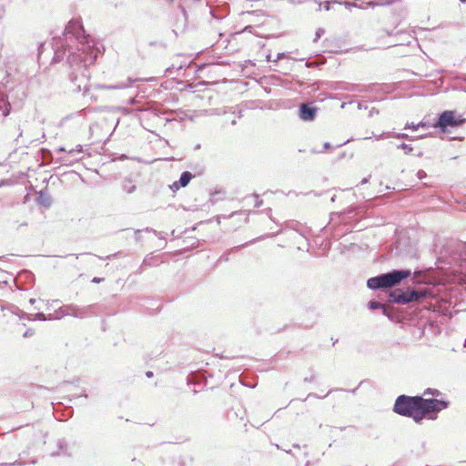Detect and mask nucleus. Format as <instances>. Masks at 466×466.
<instances>
[{
  "label": "nucleus",
  "mask_w": 466,
  "mask_h": 466,
  "mask_svg": "<svg viewBox=\"0 0 466 466\" xmlns=\"http://www.w3.org/2000/svg\"><path fill=\"white\" fill-rule=\"evenodd\" d=\"M419 126H421V127H424L425 126V123L423 122H420V124H418L417 126H415L414 124H411L410 125L409 123L406 124L405 126V129L407 128H412L414 130H416L418 128Z\"/></svg>",
  "instance_id": "27"
},
{
  "label": "nucleus",
  "mask_w": 466,
  "mask_h": 466,
  "mask_svg": "<svg viewBox=\"0 0 466 466\" xmlns=\"http://www.w3.org/2000/svg\"><path fill=\"white\" fill-rule=\"evenodd\" d=\"M368 308L370 309H371V310L381 309L383 315L389 316L388 309L386 307H384L380 302H379L377 300H370V301H369Z\"/></svg>",
  "instance_id": "14"
},
{
  "label": "nucleus",
  "mask_w": 466,
  "mask_h": 466,
  "mask_svg": "<svg viewBox=\"0 0 466 466\" xmlns=\"http://www.w3.org/2000/svg\"><path fill=\"white\" fill-rule=\"evenodd\" d=\"M191 66V62H189L187 66V68H189Z\"/></svg>",
  "instance_id": "63"
},
{
  "label": "nucleus",
  "mask_w": 466,
  "mask_h": 466,
  "mask_svg": "<svg viewBox=\"0 0 466 466\" xmlns=\"http://www.w3.org/2000/svg\"><path fill=\"white\" fill-rule=\"evenodd\" d=\"M323 147H324V149L326 150V149L330 148V147H331V145H330L329 142H325V143L323 144Z\"/></svg>",
  "instance_id": "40"
},
{
  "label": "nucleus",
  "mask_w": 466,
  "mask_h": 466,
  "mask_svg": "<svg viewBox=\"0 0 466 466\" xmlns=\"http://www.w3.org/2000/svg\"><path fill=\"white\" fill-rule=\"evenodd\" d=\"M420 274V270H415L414 271V279H416V280H419V275Z\"/></svg>",
  "instance_id": "42"
},
{
  "label": "nucleus",
  "mask_w": 466,
  "mask_h": 466,
  "mask_svg": "<svg viewBox=\"0 0 466 466\" xmlns=\"http://www.w3.org/2000/svg\"><path fill=\"white\" fill-rule=\"evenodd\" d=\"M192 390H193L194 393H197L199 390L194 388Z\"/></svg>",
  "instance_id": "58"
},
{
  "label": "nucleus",
  "mask_w": 466,
  "mask_h": 466,
  "mask_svg": "<svg viewBox=\"0 0 466 466\" xmlns=\"http://www.w3.org/2000/svg\"><path fill=\"white\" fill-rule=\"evenodd\" d=\"M367 181H368V180H367V178H364V179L361 181V183H362V184H365Z\"/></svg>",
  "instance_id": "61"
},
{
  "label": "nucleus",
  "mask_w": 466,
  "mask_h": 466,
  "mask_svg": "<svg viewBox=\"0 0 466 466\" xmlns=\"http://www.w3.org/2000/svg\"><path fill=\"white\" fill-rule=\"evenodd\" d=\"M101 281H103V279H101V278H97V277H95V278L92 279V282H94V283H100Z\"/></svg>",
  "instance_id": "37"
},
{
  "label": "nucleus",
  "mask_w": 466,
  "mask_h": 466,
  "mask_svg": "<svg viewBox=\"0 0 466 466\" xmlns=\"http://www.w3.org/2000/svg\"><path fill=\"white\" fill-rule=\"evenodd\" d=\"M309 194H314V196H319V194H317L316 192H313V191L307 193V195H309Z\"/></svg>",
  "instance_id": "54"
},
{
  "label": "nucleus",
  "mask_w": 466,
  "mask_h": 466,
  "mask_svg": "<svg viewBox=\"0 0 466 466\" xmlns=\"http://www.w3.org/2000/svg\"><path fill=\"white\" fill-rule=\"evenodd\" d=\"M401 241H398L397 244H396V249L397 250H400V252L401 253Z\"/></svg>",
  "instance_id": "43"
},
{
  "label": "nucleus",
  "mask_w": 466,
  "mask_h": 466,
  "mask_svg": "<svg viewBox=\"0 0 466 466\" xmlns=\"http://www.w3.org/2000/svg\"><path fill=\"white\" fill-rule=\"evenodd\" d=\"M141 232H142V230H140V229H137L136 232H135L136 239L138 240V241L140 240V234H141Z\"/></svg>",
  "instance_id": "36"
},
{
  "label": "nucleus",
  "mask_w": 466,
  "mask_h": 466,
  "mask_svg": "<svg viewBox=\"0 0 466 466\" xmlns=\"http://www.w3.org/2000/svg\"><path fill=\"white\" fill-rule=\"evenodd\" d=\"M57 152H66L67 153L66 149L65 147H59L57 149Z\"/></svg>",
  "instance_id": "49"
},
{
  "label": "nucleus",
  "mask_w": 466,
  "mask_h": 466,
  "mask_svg": "<svg viewBox=\"0 0 466 466\" xmlns=\"http://www.w3.org/2000/svg\"><path fill=\"white\" fill-rule=\"evenodd\" d=\"M176 116H177V119H184V118H185V116H186V113H185L184 111H181V110H177V109Z\"/></svg>",
  "instance_id": "31"
},
{
  "label": "nucleus",
  "mask_w": 466,
  "mask_h": 466,
  "mask_svg": "<svg viewBox=\"0 0 466 466\" xmlns=\"http://www.w3.org/2000/svg\"><path fill=\"white\" fill-rule=\"evenodd\" d=\"M34 334V331L32 329H28L26 330L25 333H24V337L26 338V337H30Z\"/></svg>",
  "instance_id": "35"
},
{
  "label": "nucleus",
  "mask_w": 466,
  "mask_h": 466,
  "mask_svg": "<svg viewBox=\"0 0 466 466\" xmlns=\"http://www.w3.org/2000/svg\"><path fill=\"white\" fill-rule=\"evenodd\" d=\"M335 200H336V195H333V196L331 197V198H330V201H331V202H335Z\"/></svg>",
  "instance_id": "51"
},
{
  "label": "nucleus",
  "mask_w": 466,
  "mask_h": 466,
  "mask_svg": "<svg viewBox=\"0 0 466 466\" xmlns=\"http://www.w3.org/2000/svg\"><path fill=\"white\" fill-rule=\"evenodd\" d=\"M35 320H46V319H51V317L47 318L44 313L42 312H39V313H36L34 317Z\"/></svg>",
  "instance_id": "21"
},
{
  "label": "nucleus",
  "mask_w": 466,
  "mask_h": 466,
  "mask_svg": "<svg viewBox=\"0 0 466 466\" xmlns=\"http://www.w3.org/2000/svg\"><path fill=\"white\" fill-rule=\"evenodd\" d=\"M65 34L66 36L72 35L75 37L80 45L78 53H73L68 50L69 62L73 64L76 60H80V62L84 63L83 66L85 67V70H86V66L96 61L99 52L98 49L95 48L94 43L90 39V35H86L85 34L83 25L77 20H71L68 23L66 26Z\"/></svg>",
  "instance_id": "2"
},
{
  "label": "nucleus",
  "mask_w": 466,
  "mask_h": 466,
  "mask_svg": "<svg viewBox=\"0 0 466 466\" xmlns=\"http://www.w3.org/2000/svg\"><path fill=\"white\" fill-rule=\"evenodd\" d=\"M391 137V133L390 132H388V133H382L379 136L376 137V139H383L385 137Z\"/></svg>",
  "instance_id": "32"
},
{
  "label": "nucleus",
  "mask_w": 466,
  "mask_h": 466,
  "mask_svg": "<svg viewBox=\"0 0 466 466\" xmlns=\"http://www.w3.org/2000/svg\"><path fill=\"white\" fill-rule=\"evenodd\" d=\"M461 122V121L456 117L453 111L445 110L438 116L433 127L439 128L442 132H446L449 127H459Z\"/></svg>",
  "instance_id": "5"
},
{
  "label": "nucleus",
  "mask_w": 466,
  "mask_h": 466,
  "mask_svg": "<svg viewBox=\"0 0 466 466\" xmlns=\"http://www.w3.org/2000/svg\"><path fill=\"white\" fill-rule=\"evenodd\" d=\"M146 376H147V378H151V377H153V372H152V371H150V370H148V371H147V372H146Z\"/></svg>",
  "instance_id": "46"
},
{
  "label": "nucleus",
  "mask_w": 466,
  "mask_h": 466,
  "mask_svg": "<svg viewBox=\"0 0 466 466\" xmlns=\"http://www.w3.org/2000/svg\"><path fill=\"white\" fill-rule=\"evenodd\" d=\"M366 2L361 1L360 4H358L356 2H350V1H344L341 5H344L346 8L350 9V7H357L360 9H366L367 7H370L369 5H365Z\"/></svg>",
  "instance_id": "15"
},
{
  "label": "nucleus",
  "mask_w": 466,
  "mask_h": 466,
  "mask_svg": "<svg viewBox=\"0 0 466 466\" xmlns=\"http://www.w3.org/2000/svg\"><path fill=\"white\" fill-rule=\"evenodd\" d=\"M331 4H339V5H341L342 2H339V1H337V0H330V1L325 2L324 8H325L326 11H329L330 9V5Z\"/></svg>",
  "instance_id": "24"
},
{
  "label": "nucleus",
  "mask_w": 466,
  "mask_h": 466,
  "mask_svg": "<svg viewBox=\"0 0 466 466\" xmlns=\"http://www.w3.org/2000/svg\"><path fill=\"white\" fill-rule=\"evenodd\" d=\"M313 380H314V376H310L309 378H308V377L305 378L304 381L305 382H311V381H313Z\"/></svg>",
  "instance_id": "41"
},
{
  "label": "nucleus",
  "mask_w": 466,
  "mask_h": 466,
  "mask_svg": "<svg viewBox=\"0 0 466 466\" xmlns=\"http://www.w3.org/2000/svg\"><path fill=\"white\" fill-rule=\"evenodd\" d=\"M37 203L45 208H49L52 205V198L48 193L41 191L37 198Z\"/></svg>",
  "instance_id": "11"
},
{
  "label": "nucleus",
  "mask_w": 466,
  "mask_h": 466,
  "mask_svg": "<svg viewBox=\"0 0 466 466\" xmlns=\"http://www.w3.org/2000/svg\"><path fill=\"white\" fill-rule=\"evenodd\" d=\"M191 461L192 460L190 458H186V459H180L179 461V466H188L189 464H191Z\"/></svg>",
  "instance_id": "25"
},
{
  "label": "nucleus",
  "mask_w": 466,
  "mask_h": 466,
  "mask_svg": "<svg viewBox=\"0 0 466 466\" xmlns=\"http://www.w3.org/2000/svg\"><path fill=\"white\" fill-rule=\"evenodd\" d=\"M94 307L95 305H89L87 307L80 308L76 305L71 304L63 307L61 309L64 315L83 319L88 317L91 314Z\"/></svg>",
  "instance_id": "6"
},
{
  "label": "nucleus",
  "mask_w": 466,
  "mask_h": 466,
  "mask_svg": "<svg viewBox=\"0 0 466 466\" xmlns=\"http://www.w3.org/2000/svg\"><path fill=\"white\" fill-rule=\"evenodd\" d=\"M254 242H255V239H252V240H250V241H248V242H246V243H245V244H243V245L234 247L231 250H232V251H237V250L240 249L242 247H246V246H248V244H251V243H254Z\"/></svg>",
  "instance_id": "28"
},
{
  "label": "nucleus",
  "mask_w": 466,
  "mask_h": 466,
  "mask_svg": "<svg viewBox=\"0 0 466 466\" xmlns=\"http://www.w3.org/2000/svg\"><path fill=\"white\" fill-rule=\"evenodd\" d=\"M388 35H394L395 33L393 31H388V30H383Z\"/></svg>",
  "instance_id": "47"
},
{
  "label": "nucleus",
  "mask_w": 466,
  "mask_h": 466,
  "mask_svg": "<svg viewBox=\"0 0 466 466\" xmlns=\"http://www.w3.org/2000/svg\"><path fill=\"white\" fill-rule=\"evenodd\" d=\"M284 56H285V54H284V53H279V54L277 55V59H276V60H274L273 62H277V60H279V59H280V58H282V57H284Z\"/></svg>",
  "instance_id": "39"
},
{
  "label": "nucleus",
  "mask_w": 466,
  "mask_h": 466,
  "mask_svg": "<svg viewBox=\"0 0 466 466\" xmlns=\"http://www.w3.org/2000/svg\"><path fill=\"white\" fill-rule=\"evenodd\" d=\"M358 108L359 109H367L368 106L364 102H359L358 103Z\"/></svg>",
  "instance_id": "34"
},
{
  "label": "nucleus",
  "mask_w": 466,
  "mask_h": 466,
  "mask_svg": "<svg viewBox=\"0 0 466 466\" xmlns=\"http://www.w3.org/2000/svg\"><path fill=\"white\" fill-rule=\"evenodd\" d=\"M267 61H271V56H270V55H268V56H267Z\"/></svg>",
  "instance_id": "57"
},
{
  "label": "nucleus",
  "mask_w": 466,
  "mask_h": 466,
  "mask_svg": "<svg viewBox=\"0 0 466 466\" xmlns=\"http://www.w3.org/2000/svg\"><path fill=\"white\" fill-rule=\"evenodd\" d=\"M176 85L177 90H179L180 92H182L186 87L184 81L177 80Z\"/></svg>",
  "instance_id": "26"
},
{
  "label": "nucleus",
  "mask_w": 466,
  "mask_h": 466,
  "mask_svg": "<svg viewBox=\"0 0 466 466\" xmlns=\"http://www.w3.org/2000/svg\"><path fill=\"white\" fill-rule=\"evenodd\" d=\"M391 137H393L395 138H403V139L412 140V138L405 133H391Z\"/></svg>",
  "instance_id": "20"
},
{
  "label": "nucleus",
  "mask_w": 466,
  "mask_h": 466,
  "mask_svg": "<svg viewBox=\"0 0 466 466\" xmlns=\"http://www.w3.org/2000/svg\"><path fill=\"white\" fill-rule=\"evenodd\" d=\"M220 259L228 260V257L227 256H221Z\"/></svg>",
  "instance_id": "55"
},
{
  "label": "nucleus",
  "mask_w": 466,
  "mask_h": 466,
  "mask_svg": "<svg viewBox=\"0 0 466 466\" xmlns=\"http://www.w3.org/2000/svg\"><path fill=\"white\" fill-rule=\"evenodd\" d=\"M245 213H246V211H245V210L234 211V212H232L229 216H223L222 218H232V217L236 216V215L245 214Z\"/></svg>",
  "instance_id": "29"
},
{
  "label": "nucleus",
  "mask_w": 466,
  "mask_h": 466,
  "mask_svg": "<svg viewBox=\"0 0 466 466\" xmlns=\"http://www.w3.org/2000/svg\"><path fill=\"white\" fill-rule=\"evenodd\" d=\"M399 0H379V1H368L365 3L366 5L374 8L375 6H388L398 2Z\"/></svg>",
  "instance_id": "12"
},
{
  "label": "nucleus",
  "mask_w": 466,
  "mask_h": 466,
  "mask_svg": "<svg viewBox=\"0 0 466 466\" xmlns=\"http://www.w3.org/2000/svg\"><path fill=\"white\" fill-rule=\"evenodd\" d=\"M417 177L419 179H423L427 177V173L422 170V169H420L418 172H417Z\"/></svg>",
  "instance_id": "30"
},
{
  "label": "nucleus",
  "mask_w": 466,
  "mask_h": 466,
  "mask_svg": "<svg viewBox=\"0 0 466 466\" xmlns=\"http://www.w3.org/2000/svg\"><path fill=\"white\" fill-rule=\"evenodd\" d=\"M122 190L127 194H132L136 191L137 187L129 177H125L121 182Z\"/></svg>",
  "instance_id": "10"
},
{
  "label": "nucleus",
  "mask_w": 466,
  "mask_h": 466,
  "mask_svg": "<svg viewBox=\"0 0 466 466\" xmlns=\"http://www.w3.org/2000/svg\"><path fill=\"white\" fill-rule=\"evenodd\" d=\"M309 397L320 398V397H319L318 394H316V393H309V394L308 395V398H309Z\"/></svg>",
  "instance_id": "48"
},
{
  "label": "nucleus",
  "mask_w": 466,
  "mask_h": 466,
  "mask_svg": "<svg viewBox=\"0 0 466 466\" xmlns=\"http://www.w3.org/2000/svg\"><path fill=\"white\" fill-rule=\"evenodd\" d=\"M194 177V175L189 172V171H184L181 175H180V177L178 179V181H177V190L179 188V187H187L189 182L191 181V179Z\"/></svg>",
  "instance_id": "9"
},
{
  "label": "nucleus",
  "mask_w": 466,
  "mask_h": 466,
  "mask_svg": "<svg viewBox=\"0 0 466 466\" xmlns=\"http://www.w3.org/2000/svg\"><path fill=\"white\" fill-rule=\"evenodd\" d=\"M417 157H421L422 156V152L420 151L419 153L416 154Z\"/></svg>",
  "instance_id": "56"
},
{
  "label": "nucleus",
  "mask_w": 466,
  "mask_h": 466,
  "mask_svg": "<svg viewBox=\"0 0 466 466\" xmlns=\"http://www.w3.org/2000/svg\"><path fill=\"white\" fill-rule=\"evenodd\" d=\"M35 302V299H29V303H30V304H34Z\"/></svg>",
  "instance_id": "52"
},
{
  "label": "nucleus",
  "mask_w": 466,
  "mask_h": 466,
  "mask_svg": "<svg viewBox=\"0 0 466 466\" xmlns=\"http://www.w3.org/2000/svg\"><path fill=\"white\" fill-rule=\"evenodd\" d=\"M442 393L437 390V389H432V388H427L424 392H423V395L422 396H426V395H432V396H436V397H439L441 396Z\"/></svg>",
  "instance_id": "17"
},
{
  "label": "nucleus",
  "mask_w": 466,
  "mask_h": 466,
  "mask_svg": "<svg viewBox=\"0 0 466 466\" xmlns=\"http://www.w3.org/2000/svg\"><path fill=\"white\" fill-rule=\"evenodd\" d=\"M252 197L256 198L255 208H260L263 204V200L259 198V195L254 193L252 194Z\"/></svg>",
  "instance_id": "22"
},
{
  "label": "nucleus",
  "mask_w": 466,
  "mask_h": 466,
  "mask_svg": "<svg viewBox=\"0 0 466 466\" xmlns=\"http://www.w3.org/2000/svg\"><path fill=\"white\" fill-rule=\"evenodd\" d=\"M184 67V66L181 64L178 67H177L176 72L177 75H179L180 70Z\"/></svg>",
  "instance_id": "45"
},
{
  "label": "nucleus",
  "mask_w": 466,
  "mask_h": 466,
  "mask_svg": "<svg viewBox=\"0 0 466 466\" xmlns=\"http://www.w3.org/2000/svg\"><path fill=\"white\" fill-rule=\"evenodd\" d=\"M379 114V110L375 107H372L370 112H369V116L371 117L373 116L374 115H378Z\"/></svg>",
  "instance_id": "33"
},
{
  "label": "nucleus",
  "mask_w": 466,
  "mask_h": 466,
  "mask_svg": "<svg viewBox=\"0 0 466 466\" xmlns=\"http://www.w3.org/2000/svg\"><path fill=\"white\" fill-rule=\"evenodd\" d=\"M187 384H191L192 383V380H193V376H187Z\"/></svg>",
  "instance_id": "44"
},
{
  "label": "nucleus",
  "mask_w": 466,
  "mask_h": 466,
  "mask_svg": "<svg viewBox=\"0 0 466 466\" xmlns=\"http://www.w3.org/2000/svg\"><path fill=\"white\" fill-rule=\"evenodd\" d=\"M200 147V145H196V149L199 148Z\"/></svg>",
  "instance_id": "64"
},
{
  "label": "nucleus",
  "mask_w": 466,
  "mask_h": 466,
  "mask_svg": "<svg viewBox=\"0 0 466 466\" xmlns=\"http://www.w3.org/2000/svg\"><path fill=\"white\" fill-rule=\"evenodd\" d=\"M449 406L448 400L401 394L395 400L392 410L420 424L424 419L436 420L439 412Z\"/></svg>",
  "instance_id": "1"
},
{
  "label": "nucleus",
  "mask_w": 466,
  "mask_h": 466,
  "mask_svg": "<svg viewBox=\"0 0 466 466\" xmlns=\"http://www.w3.org/2000/svg\"><path fill=\"white\" fill-rule=\"evenodd\" d=\"M236 123H237V121H236L235 119H233V120L231 121V124H232V125H236Z\"/></svg>",
  "instance_id": "60"
},
{
  "label": "nucleus",
  "mask_w": 466,
  "mask_h": 466,
  "mask_svg": "<svg viewBox=\"0 0 466 466\" xmlns=\"http://www.w3.org/2000/svg\"><path fill=\"white\" fill-rule=\"evenodd\" d=\"M269 212H271V208H268V209L266 210V213H267V214H268Z\"/></svg>",
  "instance_id": "62"
},
{
  "label": "nucleus",
  "mask_w": 466,
  "mask_h": 466,
  "mask_svg": "<svg viewBox=\"0 0 466 466\" xmlns=\"http://www.w3.org/2000/svg\"><path fill=\"white\" fill-rule=\"evenodd\" d=\"M135 81H136V79L133 80L131 78H128L125 82H120L114 86H104L103 87L105 89H123V88L129 87L132 85V83H134Z\"/></svg>",
  "instance_id": "13"
},
{
  "label": "nucleus",
  "mask_w": 466,
  "mask_h": 466,
  "mask_svg": "<svg viewBox=\"0 0 466 466\" xmlns=\"http://www.w3.org/2000/svg\"><path fill=\"white\" fill-rule=\"evenodd\" d=\"M428 290L425 289H395L390 294V301L397 304H406L412 301H420L421 299L427 297Z\"/></svg>",
  "instance_id": "4"
},
{
  "label": "nucleus",
  "mask_w": 466,
  "mask_h": 466,
  "mask_svg": "<svg viewBox=\"0 0 466 466\" xmlns=\"http://www.w3.org/2000/svg\"><path fill=\"white\" fill-rule=\"evenodd\" d=\"M397 147L402 149L405 154H410L413 151L412 146L406 143H401Z\"/></svg>",
  "instance_id": "18"
},
{
  "label": "nucleus",
  "mask_w": 466,
  "mask_h": 466,
  "mask_svg": "<svg viewBox=\"0 0 466 466\" xmlns=\"http://www.w3.org/2000/svg\"><path fill=\"white\" fill-rule=\"evenodd\" d=\"M411 275L410 269H392L389 272L370 278L367 287L372 290L386 289L398 286Z\"/></svg>",
  "instance_id": "3"
},
{
  "label": "nucleus",
  "mask_w": 466,
  "mask_h": 466,
  "mask_svg": "<svg viewBox=\"0 0 466 466\" xmlns=\"http://www.w3.org/2000/svg\"><path fill=\"white\" fill-rule=\"evenodd\" d=\"M350 139H348L347 141H345V142H343V143H341V144L338 145V146H337V147H342L343 145L347 144V143H348V142H350Z\"/></svg>",
  "instance_id": "50"
},
{
  "label": "nucleus",
  "mask_w": 466,
  "mask_h": 466,
  "mask_svg": "<svg viewBox=\"0 0 466 466\" xmlns=\"http://www.w3.org/2000/svg\"><path fill=\"white\" fill-rule=\"evenodd\" d=\"M318 110L312 103H303L299 106V116L303 121L310 122L316 118Z\"/></svg>",
  "instance_id": "7"
},
{
  "label": "nucleus",
  "mask_w": 466,
  "mask_h": 466,
  "mask_svg": "<svg viewBox=\"0 0 466 466\" xmlns=\"http://www.w3.org/2000/svg\"><path fill=\"white\" fill-rule=\"evenodd\" d=\"M342 89L347 90V91H351V92H357V91L361 92L362 91V89L360 88V86L359 85L350 84V83H346L345 86H343Z\"/></svg>",
  "instance_id": "16"
},
{
  "label": "nucleus",
  "mask_w": 466,
  "mask_h": 466,
  "mask_svg": "<svg viewBox=\"0 0 466 466\" xmlns=\"http://www.w3.org/2000/svg\"><path fill=\"white\" fill-rule=\"evenodd\" d=\"M145 231H146V232H149V233H153L155 236H157V232L156 230H154V229H151V228H147L145 229Z\"/></svg>",
  "instance_id": "38"
},
{
  "label": "nucleus",
  "mask_w": 466,
  "mask_h": 466,
  "mask_svg": "<svg viewBox=\"0 0 466 466\" xmlns=\"http://www.w3.org/2000/svg\"><path fill=\"white\" fill-rule=\"evenodd\" d=\"M402 256L409 257L411 258H417V250L414 248H410L409 250H407V252H405Z\"/></svg>",
  "instance_id": "19"
},
{
  "label": "nucleus",
  "mask_w": 466,
  "mask_h": 466,
  "mask_svg": "<svg viewBox=\"0 0 466 466\" xmlns=\"http://www.w3.org/2000/svg\"><path fill=\"white\" fill-rule=\"evenodd\" d=\"M170 189H172L173 191H175V183H173L172 185L169 186Z\"/></svg>",
  "instance_id": "53"
},
{
  "label": "nucleus",
  "mask_w": 466,
  "mask_h": 466,
  "mask_svg": "<svg viewBox=\"0 0 466 466\" xmlns=\"http://www.w3.org/2000/svg\"><path fill=\"white\" fill-rule=\"evenodd\" d=\"M325 33V30L322 28H318L315 33V39L314 42H317Z\"/></svg>",
  "instance_id": "23"
},
{
  "label": "nucleus",
  "mask_w": 466,
  "mask_h": 466,
  "mask_svg": "<svg viewBox=\"0 0 466 466\" xmlns=\"http://www.w3.org/2000/svg\"><path fill=\"white\" fill-rule=\"evenodd\" d=\"M248 214H247L246 218H245V222H248Z\"/></svg>",
  "instance_id": "59"
},
{
  "label": "nucleus",
  "mask_w": 466,
  "mask_h": 466,
  "mask_svg": "<svg viewBox=\"0 0 466 466\" xmlns=\"http://www.w3.org/2000/svg\"><path fill=\"white\" fill-rule=\"evenodd\" d=\"M82 153V147L77 146L67 151V156L60 158V162L64 164H70L74 161H78L81 157L79 155Z\"/></svg>",
  "instance_id": "8"
}]
</instances>
